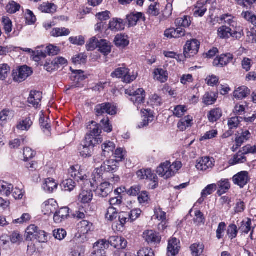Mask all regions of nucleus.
Masks as SVG:
<instances>
[{
  "mask_svg": "<svg viewBox=\"0 0 256 256\" xmlns=\"http://www.w3.org/2000/svg\"><path fill=\"white\" fill-rule=\"evenodd\" d=\"M38 9L42 12L53 14L56 12L57 6L52 3L43 2L39 6Z\"/></svg>",
  "mask_w": 256,
  "mask_h": 256,
  "instance_id": "34",
  "label": "nucleus"
},
{
  "mask_svg": "<svg viewBox=\"0 0 256 256\" xmlns=\"http://www.w3.org/2000/svg\"><path fill=\"white\" fill-rule=\"evenodd\" d=\"M217 188V185L213 184L208 185L204 190H203L201 193V196L202 198H206L208 196L212 194Z\"/></svg>",
  "mask_w": 256,
  "mask_h": 256,
  "instance_id": "60",
  "label": "nucleus"
},
{
  "mask_svg": "<svg viewBox=\"0 0 256 256\" xmlns=\"http://www.w3.org/2000/svg\"><path fill=\"white\" fill-rule=\"evenodd\" d=\"M216 94L214 92H208L205 94L203 96V102L207 105L214 104L217 99Z\"/></svg>",
  "mask_w": 256,
  "mask_h": 256,
  "instance_id": "49",
  "label": "nucleus"
},
{
  "mask_svg": "<svg viewBox=\"0 0 256 256\" xmlns=\"http://www.w3.org/2000/svg\"><path fill=\"white\" fill-rule=\"evenodd\" d=\"M233 59V56L230 54H222L215 58L213 65L218 67H223L230 63Z\"/></svg>",
  "mask_w": 256,
  "mask_h": 256,
  "instance_id": "20",
  "label": "nucleus"
},
{
  "mask_svg": "<svg viewBox=\"0 0 256 256\" xmlns=\"http://www.w3.org/2000/svg\"><path fill=\"white\" fill-rule=\"evenodd\" d=\"M200 42L196 40L192 39L188 40L184 46V54L186 58H189L196 55L198 52Z\"/></svg>",
  "mask_w": 256,
  "mask_h": 256,
  "instance_id": "12",
  "label": "nucleus"
},
{
  "mask_svg": "<svg viewBox=\"0 0 256 256\" xmlns=\"http://www.w3.org/2000/svg\"><path fill=\"white\" fill-rule=\"evenodd\" d=\"M126 94L132 96L130 100L139 108V106L144 102L146 92L142 88H138L134 91L130 88L126 90Z\"/></svg>",
  "mask_w": 256,
  "mask_h": 256,
  "instance_id": "10",
  "label": "nucleus"
},
{
  "mask_svg": "<svg viewBox=\"0 0 256 256\" xmlns=\"http://www.w3.org/2000/svg\"><path fill=\"white\" fill-rule=\"evenodd\" d=\"M248 180V173L246 171H242L232 178V180L234 184L238 185L240 188H243L246 184Z\"/></svg>",
  "mask_w": 256,
  "mask_h": 256,
  "instance_id": "18",
  "label": "nucleus"
},
{
  "mask_svg": "<svg viewBox=\"0 0 256 256\" xmlns=\"http://www.w3.org/2000/svg\"><path fill=\"white\" fill-rule=\"evenodd\" d=\"M94 251L92 256H106L105 250L108 248V244L103 240H99L94 244Z\"/></svg>",
  "mask_w": 256,
  "mask_h": 256,
  "instance_id": "17",
  "label": "nucleus"
},
{
  "mask_svg": "<svg viewBox=\"0 0 256 256\" xmlns=\"http://www.w3.org/2000/svg\"><path fill=\"white\" fill-rule=\"evenodd\" d=\"M192 118L190 116H187L182 118L178 122V127L180 130L184 131L191 126Z\"/></svg>",
  "mask_w": 256,
  "mask_h": 256,
  "instance_id": "46",
  "label": "nucleus"
},
{
  "mask_svg": "<svg viewBox=\"0 0 256 256\" xmlns=\"http://www.w3.org/2000/svg\"><path fill=\"white\" fill-rule=\"evenodd\" d=\"M118 161L114 160H107L104 162L100 168L96 170V174L101 176L103 174L102 172L113 174L118 170Z\"/></svg>",
  "mask_w": 256,
  "mask_h": 256,
  "instance_id": "9",
  "label": "nucleus"
},
{
  "mask_svg": "<svg viewBox=\"0 0 256 256\" xmlns=\"http://www.w3.org/2000/svg\"><path fill=\"white\" fill-rule=\"evenodd\" d=\"M242 154L241 151L234 154L233 158L229 160L230 165L234 166L238 164L244 163L246 161V158Z\"/></svg>",
  "mask_w": 256,
  "mask_h": 256,
  "instance_id": "45",
  "label": "nucleus"
},
{
  "mask_svg": "<svg viewBox=\"0 0 256 256\" xmlns=\"http://www.w3.org/2000/svg\"><path fill=\"white\" fill-rule=\"evenodd\" d=\"M221 20H224L225 24L231 26L234 30H238V28H241L238 26L236 18L231 14H226L221 16Z\"/></svg>",
  "mask_w": 256,
  "mask_h": 256,
  "instance_id": "32",
  "label": "nucleus"
},
{
  "mask_svg": "<svg viewBox=\"0 0 256 256\" xmlns=\"http://www.w3.org/2000/svg\"><path fill=\"white\" fill-rule=\"evenodd\" d=\"M32 74V68L26 66H22L12 72V76L14 81L22 82Z\"/></svg>",
  "mask_w": 256,
  "mask_h": 256,
  "instance_id": "8",
  "label": "nucleus"
},
{
  "mask_svg": "<svg viewBox=\"0 0 256 256\" xmlns=\"http://www.w3.org/2000/svg\"><path fill=\"white\" fill-rule=\"evenodd\" d=\"M238 30H232L226 26L220 27L218 30V36L221 38H228L230 36L240 39L244 36V32L242 28H238Z\"/></svg>",
  "mask_w": 256,
  "mask_h": 256,
  "instance_id": "5",
  "label": "nucleus"
},
{
  "mask_svg": "<svg viewBox=\"0 0 256 256\" xmlns=\"http://www.w3.org/2000/svg\"><path fill=\"white\" fill-rule=\"evenodd\" d=\"M251 134L248 130L242 132L241 135L236 138V142L238 146H242L245 142L247 141L250 137Z\"/></svg>",
  "mask_w": 256,
  "mask_h": 256,
  "instance_id": "55",
  "label": "nucleus"
},
{
  "mask_svg": "<svg viewBox=\"0 0 256 256\" xmlns=\"http://www.w3.org/2000/svg\"><path fill=\"white\" fill-rule=\"evenodd\" d=\"M14 116V111L8 108L4 109L0 112V124L4 126Z\"/></svg>",
  "mask_w": 256,
  "mask_h": 256,
  "instance_id": "29",
  "label": "nucleus"
},
{
  "mask_svg": "<svg viewBox=\"0 0 256 256\" xmlns=\"http://www.w3.org/2000/svg\"><path fill=\"white\" fill-rule=\"evenodd\" d=\"M213 159L209 157L202 158L197 160L196 168L198 170L205 171L209 168H211L214 166Z\"/></svg>",
  "mask_w": 256,
  "mask_h": 256,
  "instance_id": "19",
  "label": "nucleus"
},
{
  "mask_svg": "<svg viewBox=\"0 0 256 256\" xmlns=\"http://www.w3.org/2000/svg\"><path fill=\"white\" fill-rule=\"evenodd\" d=\"M42 98V93L38 91H32L28 98V102L34 107L38 108Z\"/></svg>",
  "mask_w": 256,
  "mask_h": 256,
  "instance_id": "28",
  "label": "nucleus"
},
{
  "mask_svg": "<svg viewBox=\"0 0 256 256\" xmlns=\"http://www.w3.org/2000/svg\"><path fill=\"white\" fill-rule=\"evenodd\" d=\"M160 10V4L158 1L152 2L148 6L147 13L152 16L159 15Z\"/></svg>",
  "mask_w": 256,
  "mask_h": 256,
  "instance_id": "37",
  "label": "nucleus"
},
{
  "mask_svg": "<svg viewBox=\"0 0 256 256\" xmlns=\"http://www.w3.org/2000/svg\"><path fill=\"white\" fill-rule=\"evenodd\" d=\"M20 6L14 1L10 2L6 6L8 12L10 14H14L19 11Z\"/></svg>",
  "mask_w": 256,
  "mask_h": 256,
  "instance_id": "63",
  "label": "nucleus"
},
{
  "mask_svg": "<svg viewBox=\"0 0 256 256\" xmlns=\"http://www.w3.org/2000/svg\"><path fill=\"white\" fill-rule=\"evenodd\" d=\"M172 6L170 3H168L162 12V16H160V20H164L169 18L172 14Z\"/></svg>",
  "mask_w": 256,
  "mask_h": 256,
  "instance_id": "62",
  "label": "nucleus"
},
{
  "mask_svg": "<svg viewBox=\"0 0 256 256\" xmlns=\"http://www.w3.org/2000/svg\"><path fill=\"white\" fill-rule=\"evenodd\" d=\"M128 72V69L125 67H122L116 68L111 74V76L113 78H123L124 74Z\"/></svg>",
  "mask_w": 256,
  "mask_h": 256,
  "instance_id": "53",
  "label": "nucleus"
},
{
  "mask_svg": "<svg viewBox=\"0 0 256 256\" xmlns=\"http://www.w3.org/2000/svg\"><path fill=\"white\" fill-rule=\"evenodd\" d=\"M46 56V52L45 50L43 52L42 50H37L33 51L32 54V59L35 62H38L42 58H44Z\"/></svg>",
  "mask_w": 256,
  "mask_h": 256,
  "instance_id": "64",
  "label": "nucleus"
},
{
  "mask_svg": "<svg viewBox=\"0 0 256 256\" xmlns=\"http://www.w3.org/2000/svg\"><path fill=\"white\" fill-rule=\"evenodd\" d=\"M56 201L52 198L44 202L42 205V211L45 214L53 213L56 211Z\"/></svg>",
  "mask_w": 256,
  "mask_h": 256,
  "instance_id": "27",
  "label": "nucleus"
},
{
  "mask_svg": "<svg viewBox=\"0 0 256 256\" xmlns=\"http://www.w3.org/2000/svg\"><path fill=\"white\" fill-rule=\"evenodd\" d=\"M58 188V184L53 178H48L45 180L42 185V188L46 192L52 193L56 190Z\"/></svg>",
  "mask_w": 256,
  "mask_h": 256,
  "instance_id": "33",
  "label": "nucleus"
},
{
  "mask_svg": "<svg viewBox=\"0 0 256 256\" xmlns=\"http://www.w3.org/2000/svg\"><path fill=\"white\" fill-rule=\"evenodd\" d=\"M142 121L138 124V128H140L148 126L149 123L152 122L154 119V116L150 110H142Z\"/></svg>",
  "mask_w": 256,
  "mask_h": 256,
  "instance_id": "21",
  "label": "nucleus"
},
{
  "mask_svg": "<svg viewBox=\"0 0 256 256\" xmlns=\"http://www.w3.org/2000/svg\"><path fill=\"white\" fill-rule=\"evenodd\" d=\"M192 256H200L204 251V246L200 243L194 244L190 246Z\"/></svg>",
  "mask_w": 256,
  "mask_h": 256,
  "instance_id": "51",
  "label": "nucleus"
},
{
  "mask_svg": "<svg viewBox=\"0 0 256 256\" xmlns=\"http://www.w3.org/2000/svg\"><path fill=\"white\" fill-rule=\"evenodd\" d=\"M74 76H73L74 79L72 80L75 82L76 84H72L67 88V90L78 87V82L84 80L86 79V77L84 74V72L82 70H76L72 71Z\"/></svg>",
  "mask_w": 256,
  "mask_h": 256,
  "instance_id": "31",
  "label": "nucleus"
},
{
  "mask_svg": "<svg viewBox=\"0 0 256 256\" xmlns=\"http://www.w3.org/2000/svg\"><path fill=\"white\" fill-rule=\"evenodd\" d=\"M218 190L217 194L218 196H222L226 193L230 188V184L227 179L222 180L218 183Z\"/></svg>",
  "mask_w": 256,
  "mask_h": 256,
  "instance_id": "40",
  "label": "nucleus"
},
{
  "mask_svg": "<svg viewBox=\"0 0 256 256\" xmlns=\"http://www.w3.org/2000/svg\"><path fill=\"white\" fill-rule=\"evenodd\" d=\"M249 94L250 90L245 86L239 87L234 92V96L238 99H243Z\"/></svg>",
  "mask_w": 256,
  "mask_h": 256,
  "instance_id": "43",
  "label": "nucleus"
},
{
  "mask_svg": "<svg viewBox=\"0 0 256 256\" xmlns=\"http://www.w3.org/2000/svg\"><path fill=\"white\" fill-rule=\"evenodd\" d=\"M10 240L12 244L19 245L24 241V238L19 232H14L10 235Z\"/></svg>",
  "mask_w": 256,
  "mask_h": 256,
  "instance_id": "58",
  "label": "nucleus"
},
{
  "mask_svg": "<svg viewBox=\"0 0 256 256\" xmlns=\"http://www.w3.org/2000/svg\"><path fill=\"white\" fill-rule=\"evenodd\" d=\"M207 10L206 4L198 2L196 4L194 11V16H202Z\"/></svg>",
  "mask_w": 256,
  "mask_h": 256,
  "instance_id": "50",
  "label": "nucleus"
},
{
  "mask_svg": "<svg viewBox=\"0 0 256 256\" xmlns=\"http://www.w3.org/2000/svg\"><path fill=\"white\" fill-rule=\"evenodd\" d=\"M32 124V122L30 117L20 120L16 126L17 129L20 130L28 131Z\"/></svg>",
  "mask_w": 256,
  "mask_h": 256,
  "instance_id": "41",
  "label": "nucleus"
},
{
  "mask_svg": "<svg viewBox=\"0 0 256 256\" xmlns=\"http://www.w3.org/2000/svg\"><path fill=\"white\" fill-rule=\"evenodd\" d=\"M185 34V30L183 28L178 26L176 28H172L167 30L164 32V36L170 38H179L184 36Z\"/></svg>",
  "mask_w": 256,
  "mask_h": 256,
  "instance_id": "26",
  "label": "nucleus"
},
{
  "mask_svg": "<svg viewBox=\"0 0 256 256\" xmlns=\"http://www.w3.org/2000/svg\"><path fill=\"white\" fill-rule=\"evenodd\" d=\"M242 119V117L239 116H234L228 119V124L229 128H236Z\"/></svg>",
  "mask_w": 256,
  "mask_h": 256,
  "instance_id": "59",
  "label": "nucleus"
},
{
  "mask_svg": "<svg viewBox=\"0 0 256 256\" xmlns=\"http://www.w3.org/2000/svg\"><path fill=\"white\" fill-rule=\"evenodd\" d=\"M176 25L178 27L188 28L191 24L190 18L188 16H183L176 20Z\"/></svg>",
  "mask_w": 256,
  "mask_h": 256,
  "instance_id": "48",
  "label": "nucleus"
},
{
  "mask_svg": "<svg viewBox=\"0 0 256 256\" xmlns=\"http://www.w3.org/2000/svg\"><path fill=\"white\" fill-rule=\"evenodd\" d=\"M115 44L118 46L124 47L129 44V41L126 36L118 34L114 38Z\"/></svg>",
  "mask_w": 256,
  "mask_h": 256,
  "instance_id": "52",
  "label": "nucleus"
},
{
  "mask_svg": "<svg viewBox=\"0 0 256 256\" xmlns=\"http://www.w3.org/2000/svg\"><path fill=\"white\" fill-rule=\"evenodd\" d=\"M10 68L7 64H0V80H4L9 76Z\"/></svg>",
  "mask_w": 256,
  "mask_h": 256,
  "instance_id": "54",
  "label": "nucleus"
},
{
  "mask_svg": "<svg viewBox=\"0 0 256 256\" xmlns=\"http://www.w3.org/2000/svg\"><path fill=\"white\" fill-rule=\"evenodd\" d=\"M60 186L62 190L70 192L76 188V184L73 180L69 178L64 180Z\"/></svg>",
  "mask_w": 256,
  "mask_h": 256,
  "instance_id": "47",
  "label": "nucleus"
},
{
  "mask_svg": "<svg viewBox=\"0 0 256 256\" xmlns=\"http://www.w3.org/2000/svg\"><path fill=\"white\" fill-rule=\"evenodd\" d=\"M136 176L140 180H150L154 185L152 186V188H155L158 185V178L154 173L152 172L150 168L141 169L136 172Z\"/></svg>",
  "mask_w": 256,
  "mask_h": 256,
  "instance_id": "13",
  "label": "nucleus"
},
{
  "mask_svg": "<svg viewBox=\"0 0 256 256\" xmlns=\"http://www.w3.org/2000/svg\"><path fill=\"white\" fill-rule=\"evenodd\" d=\"M108 244V248L109 246H113L115 248L120 250L124 249L127 246V241L123 238L118 236H112L110 237L108 240H102Z\"/></svg>",
  "mask_w": 256,
  "mask_h": 256,
  "instance_id": "15",
  "label": "nucleus"
},
{
  "mask_svg": "<svg viewBox=\"0 0 256 256\" xmlns=\"http://www.w3.org/2000/svg\"><path fill=\"white\" fill-rule=\"evenodd\" d=\"M70 32L66 28H56L52 30L50 34L54 37H60L68 36Z\"/></svg>",
  "mask_w": 256,
  "mask_h": 256,
  "instance_id": "44",
  "label": "nucleus"
},
{
  "mask_svg": "<svg viewBox=\"0 0 256 256\" xmlns=\"http://www.w3.org/2000/svg\"><path fill=\"white\" fill-rule=\"evenodd\" d=\"M188 110L187 107L184 105H178L173 110L174 115L178 118L182 116Z\"/></svg>",
  "mask_w": 256,
  "mask_h": 256,
  "instance_id": "57",
  "label": "nucleus"
},
{
  "mask_svg": "<svg viewBox=\"0 0 256 256\" xmlns=\"http://www.w3.org/2000/svg\"><path fill=\"white\" fill-rule=\"evenodd\" d=\"M26 233V240L29 241L36 240L39 242H46L48 240V236L44 231L38 230L36 225H29Z\"/></svg>",
  "mask_w": 256,
  "mask_h": 256,
  "instance_id": "2",
  "label": "nucleus"
},
{
  "mask_svg": "<svg viewBox=\"0 0 256 256\" xmlns=\"http://www.w3.org/2000/svg\"><path fill=\"white\" fill-rule=\"evenodd\" d=\"M85 252V247L82 244H76L71 249L72 256H80Z\"/></svg>",
  "mask_w": 256,
  "mask_h": 256,
  "instance_id": "56",
  "label": "nucleus"
},
{
  "mask_svg": "<svg viewBox=\"0 0 256 256\" xmlns=\"http://www.w3.org/2000/svg\"><path fill=\"white\" fill-rule=\"evenodd\" d=\"M110 206L106 214V218L110 221H113L118 217V214L120 210L119 208L122 204L121 196L111 198L109 200Z\"/></svg>",
  "mask_w": 256,
  "mask_h": 256,
  "instance_id": "4",
  "label": "nucleus"
},
{
  "mask_svg": "<svg viewBox=\"0 0 256 256\" xmlns=\"http://www.w3.org/2000/svg\"><path fill=\"white\" fill-rule=\"evenodd\" d=\"M145 240L150 245H157L161 242V236L160 233L152 230H147L144 232Z\"/></svg>",
  "mask_w": 256,
  "mask_h": 256,
  "instance_id": "16",
  "label": "nucleus"
},
{
  "mask_svg": "<svg viewBox=\"0 0 256 256\" xmlns=\"http://www.w3.org/2000/svg\"><path fill=\"white\" fill-rule=\"evenodd\" d=\"M69 208L67 206L60 208L56 211L54 216V220L56 223H60L69 216Z\"/></svg>",
  "mask_w": 256,
  "mask_h": 256,
  "instance_id": "22",
  "label": "nucleus"
},
{
  "mask_svg": "<svg viewBox=\"0 0 256 256\" xmlns=\"http://www.w3.org/2000/svg\"><path fill=\"white\" fill-rule=\"evenodd\" d=\"M168 75L167 70L162 68H158L154 72V78L162 83L168 80Z\"/></svg>",
  "mask_w": 256,
  "mask_h": 256,
  "instance_id": "30",
  "label": "nucleus"
},
{
  "mask_svg": "<svg viewBox=\"0 0 256 256\" xmlns=\"http://www.w3.org/2000/svg\"><path fill=\"white\" fill-rule=\"evenodd\" d=\"M14 186L11 184L4 181L0 182V193L2 196H8L13 190Z\"/></svg>",
  "mask_w": 256,
  "mask_h": 256,
  "instance_id": "36",
  "label": "nucleus"
},
{
  "mask_svg": "<svg viewBox=\"0 0 256 256\" xmlns=\"http://www.w3.org/2000/svg\"><path fill=\"white\" fill-rule=\"evenodd\" d=\"M68 174L78 182H82L81 184L88 182L86 172L78 165L71 166L68 170Z\"/></svg>",
  "mask_w": 256,
  "mask_h": 256,
  "instance_id": "7",
  "label": "nucleus"
},
{
  "mask_svg": "<svg viewBox=\"0 0 256 256\" xmlns=\"http://www.w3.org/2000/svg\"><path fill=\"white\" fill-rule=\"evenodd\" d=\"M96 144H98L92 141L90 136H86L78 148L80 156L84 158L91 156L94 152V148Z\"/></svg>",
  "mask_w": 256,
  "mask_h": 256,
  "instance_id": "6",
  "label": "nucleus"
},
{
  "mask_svg": "<svg viewBox=\"0 0 256 256\" xmlns=\"http://www.w3.org/2000/svg\"><path fill=\"white\" fill-rule=\"evenodd\" d=\"M222 116V111L220 108H213L208 114V120L212 123L216 122Z\"/></svg>",
  "mask_w": 256,
  "mask_h": 256,
  "instance_id": "38",
  "label": "nucleus"
},
{
  "mask_svg": "<svg viewBox=\"0 0 256 256\" xmlns=\"http://www.w3.org/2000/svg\"><path fill=\"white\" fill-rule=\"evenodd\" d=\"M90 130L89 133L87 134L86 136H90L92 141L97 144L101 143L102 140L100 138V134L102 132L100 126L96 122L92 121L91 122Z\"/></svg>",
  "mask_w": 256,
  "mask_h": 256,
  "instance_id": "14",
  "label": "nucleus"
},
{
  "mask_svg": "<svg viewBox=\"0 0 256 256\" xmlns=\"http://www.w3.org/2000/svg\"><path fill=\"white\" fill-rule=\"evenodd\" d=\"M98 50L104 55H108L111 51L110 44L105 40H100L98 44Z\"/></svg>",
  "mask_w": 256,
  "mask_h": 256,
  "instance_id": "39",
  "label": "nucleus"
},
{
  "mask_svg": "<svg viewBox=\"0 0 256 256\" xmlns=\"http://www.w3.org/2000/svg\"><path fill=\"white\" fill-rule=\"evenodd\" d=\"M2 22L4 25V28L6 34H9L12 30V22L8 17L2 18Z\"/></svg>",
  "mask_w": 256,
  "mask_h": 256,
  "instance_id": "61",
  "label": "nucleus"
},
{
  "mask_svg": "<svg viewBox=\"0 0 256 256\" xmlns=\"http://www.w3.org/2000/svg\"><path fill=\"white\" fill-rule=\"evenodd\" d=\"M124 22L122 19L113 18L110 21L108 28L112 31L118 32L124 30Z\"/></svg>",
  "mask_w": 256,
  "mask_h": 256,
  "instance_id": "23",
  "label": "nucleus"
},
{
  "mask_svg": "<svg viewBox=\"0 0 256 256\" xmlns=\"http://www.w3.org/2000/svg\"><path fill=\"white\" fill-rule=\"evenodd\" d=\"M96 115L98 116H102L104 114L110 115H115L116 114V108L110 102H105L97 104L94 108Z\"/></svg>",
  "mask_w": 256,
  "mask_h": 256,
  "instance_id": "11",
  "label": "nucleus"
},
{
  "mask_svg": "<svg viewBox=\"0 0 256 256\" xmlns=\"http://www.w3.org/2000/svg\"><path fill=\"white\" fill-rule=\"evenodd\" d=\"M182 166V162L180 161H176L172 164L169 161H166L157 168L156 173L160 176L167 179L174 176Z\"/></svg>",
  "mask_w": 256,
  "mask_h": 256,
  "instance_id": "1",
  "label": "nucleus"
},
{
  "mask_svg": "<svg viewBox=\"0 0 256 256\" xmlns=\"http://www.w3.org/2000/svg\"><path fill=\"white\" fill-rule=\"evenodd\" d=\"M108 182L102 183L96 190V194L102 198L106 197L113 190V184L120 180V178L111 174L108 178Z\"/></svg>",
  "mask_w": 256,
  "mask_h": 256,
  "instance_id": "3",
  "label": "nucleus"
},
{
  "mask_svg": "<svg viewBox=\"0 0 256 256\" xmlns=\"http://www.w3.org/2000/svg\"><path fill=\"white\" fill-rule=\"evenodd\" d=\"M93 194L92 190H82L79 194L78 200L83 204H88L92 199Z\"/></svg>",
  "mask_w": 256,
  "mask_h": 256,
  "instance_id": "42",
  "label": "nucleus"
},
{
  "mask_svg": "<svg viewBox=\"0 0 256 256\" xmlns=\"http://www.w3.org/2000/svg\"><path fill=\"white\" fill-rule=\"evenodd\" d=\"M142 13L140 12H132L126 16V20L130 26H136L138 22L142 18Z\"/></svg>",
  "mask_w": 256,
  "mask_h": 256,
  "instance_id": "35",
  "label": "nucleus"
},
{
  "mask_svg": "<svg viewBox=\"0 0 256 256\" xmlns=\"http://www.w3.org/2000/svg\"><path fill=\"white\" fill-rule=\"evenodd\" d=\"M178 240L176 238H173L169 240L168 246V256H176L179 252V247L178 244Z\"/></svg>",
  "mask_w": 256,
  "mask_h": 256,
  "instance_id": "25",
  "label": "nucleus"
},
{
  "mask_svg": "<svg viewBox=\"0 0 256 256\" xmlns=\"http://www.w3.org/2000/svg\"><path fill=\"white\" fill-rule=\"evenodd\" d=\"M115 148L116 145L114 142L110 141H106L102 145V156L104 158H107L113 155Z\"/></svg>",
  "mask_w": 256,
  "mask_h": 256,
  "instance_id": "24",
  "label": "nucleus"
}]
</instances>
